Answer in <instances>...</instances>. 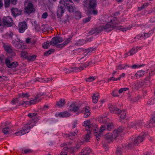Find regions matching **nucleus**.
I'll use <instances>...</instances> for the list:
<instances>
[{
	"instance_id": "nucleus-1",
	"label": "nucleus",
	"mask_w": 155,
	"mask_h": 155,
	"mask_svg": "<svg viewBox=\"0 0 155 155\" xmlns=\"http://www.w3.org/2000/svg\"><path fill=\"white\" fill-rule=\"evenodd\" d=\"M114 125L112 123H108L104 125H102L100 127L99 133L97 132L96 129H94V134L96 137L97 140H98L101 137V135L104 131L108 130L110 131L114 128Z\"/></svg>"
},
{
	"instance_id": "nucleus-2",
	"label": "nucleus",
	"mask_w": 155,
	"mask_h": 155,
	"mask_svg": "<svg viewBox=\"0 0 155 155\" xmlns=\"http://www.w3.org/2000/svg\"><path fill=\"white\" fill-rule=\"evenodd\" d=\"M113 27H111L109 24H108V23L106 24L97 28H92L91 30L89 32V33L91 35H92L94 33H99L103 31H109L112 30Z\"/></svg>"
},
{
	"instance_id": "nucleus-3",
	"label": "nucleus",
	"mask_w": 155,
	"mask_h": 155,
	"mask_svg": "<svg viewBox=\"0 0 155 155\" xmlns=\"http://www.w3.org/2000/svg\"><path fill=\"white\" fill-rule=\"evenodd\" d=\"M111 17H109L108 18L110 19V22L108 23L110 26L113 27L112 29L116 28L118 30L122 31L123 32H126L128 30H130L132 27H130L127 28H124L123 26H118V25L119 23L116 19L112 20L111 19Z\"/></svg>"
},
{
	"instance_id": "nucleus-4",
	"label": "nucleus",
	"mask_w": 155,
	"mask_h": 155,
	"mask_svg": "<svg viewBox=\"0 0 155 155\" xmlns=\"http://www.w3.org/2000/svg\"><path fill=\"white\" fill-rule=\"evenodd\" d=\"M84 6L88 9H94L97 5L96 0H84Z\"/></svg>"
},
{
	"instance_id": "nucleus-5",
	"label": "nucleus",
	"mask_w": 155,
	"mask_h": 155,
	"mask_svg": "<svg viewBox=\"0 0 155 155\" xmlns=\"http://www.w3.org/2000/svg\"><path fill=\"white\" fill-rule=\"evenodd\" d=\"M25 6L24 12L28 14H30L35 11L33 5L31 3L26 2Z\"/></svg>"
},
{
	"instance_id": "nucleus-6",
	"label": "nucleus",
	"mask_w": 155,
	"mask_h": 155,
	"mask_svg": "<svg viewBox=\"0 0 155 155\" xmlns=\"http://www.w3.org/2000/svg\"><path fill=\"white\" fill-rule=\"evenodd\" d=\"M45 95V93L44 92H40L35 97L34 99L31 100L29 101V105H31L32 104H34L41 101V99H38L41 96Z\"/></svg>"
},
{
	"instance_id": "nucleus-7",
	"label": "nucleus",
	"mask_w": 155,
	"mask_h": 155,
	"mask_svg": "<svg viewBox=\"0 0 155 155\" xmlns=\"http://www.w3.org/2000/svg\"><path fill=\"white\" fill-rule=\"evenodd\" d=\"M2 22L4 25L7 26H11L14 25L13 20L12 18L9 16L4 17Z\"/></svg>"
},
{
	"instance_id": "nucleus-8",
	"label": "nucleus",
	"mask_w": 155,
	"mask_h": 155,
	"mask_svg": "<svg viewBox=\"0 0 155 155\" xmlns=\"http://www.w3.org/2000/svg\"><path fill=\"white\" fill-rule=\"evenodd\" d=\"M84 126L85 127V130L86 131H92L94 127V124L91 123L89 120L85 121L84 122Z\"/></svg>"
},
{
	"instance_id": "nucleus-9",
	"label": "nucleus",
	"mask_w": 155,
	"mask_h": 155,
	"mask_svg": "<svg viewBox=\"0 0 155 155\" xmlns=\"http://www.w3.org/2000/svg\"><path fill=\"white\" fill-rule=\"evenodd\" d=\"M123 129L122 127H120L113 131V133L112 134L114 140L119 137L120 133L123 131Z\"/></svg>"
},
{
	"instance_id": "nucleus-10",
	"label": "nucleus",
	"mask_w": 155,
	"mask_h": 155,
	"mask_svg": "<svg viewBox=\"0 0 155 155\" xmlns=\"http://www.w3.org/2000/svg\"><path fill=\"white\" fill-rule=\"evenodd\" d=\"M147 134L145 133H143L142 135H139L136 137L134 140V144L137 145L140 142H142L144 139L145 136Z\"/></svg>"
},
{
	"instance_id": "nucleus-11",
	"label": "nucleus",
	"mask_w": 155,
	"mask_h": 155,
	"mask_svg": "<svg viewBox=\"0 0 155 155\" xmlns=\"http://www.w3.org/2000/svg\"><path fill=\"white\" fill-rule=\"evenodd\" d=\"M10 59L9 57H8L5 60V63L8 68H13L16 67L18 65V63L16 62H11Z\"/></svg>"
},
{
	"instance_id": "nucleus-12",
	"label": "nucleus",
	"mask_w": 155,
	"mask_h": 155,
	"mask_svg": "<svg viewBox=\"0 0 155 155\" xmlns=\"http://www.w3.org/2000/svg\"><path fill=\"white\" fill-rule=\"evenodd\" d=\"M10 59L9 57H8L5 60V63L8 68H13L16 67L18 65V63L16 62H11Z\"/></svg>"
},
{
	"instance_id": "nucleus-13",
	"label": "nucleus",
	"mask_w": 155,
	"mask_h": 155,
	"mask_svg": "<svg viewBox=\"0 0 155 155\" xmlns=\"http://www.w3.org/2000/svg\"><path fill=\"white\" fill-rule=\"evenodd\" d=\"M10 59L9 57H8L5 60V63L8 68H13L16 67L18 65V63L16 62H11Z\"/></svg>"
},
{
	"instance_id": "nucleus-14",
	"label": "nucleus",
	"mask_w": 155,
	"mask_h": 155,
	"mask_svg": "<svg viewBox=\"0 0 155 155\" xmlns=\"http://www.w3.org/2000/svg\"><path fill=\"white\" fill-rule=\"evenodd\" d=\"M3 46L5 51L12 56L15 55V53L12 49L11 46L5 43L3 44Z\"/></svg>"
},
{
	"instance_id": "nucleus-15",
	"label": "nucleus",
	"mask_w": 155,
	"mask_h": 155,
	"mask_svg": "<svg viewBox=\"0 0 155 155\" xmlns=\"http://www.w3.org/2000/svg\"><path fill=\"white\" fill-rule=\"evenodd\" d=\"M20 33H22L24 32L27 28V25L25 22L24 21L19 23L18 27Z\"/></svg>"
},
{
	"instance_id": "nucleus-16",
	"label": "nucleus",
	"mask_w": 155,
	"mask_h": 155,
	"mask_svg": "<svg viewBox=\"0 0 155 155\" xmlns=\"http://www.w3.org/2000/svg\"><path fill=\"white\" fill-rule=\"evenodd\" d=\"M63 41V39L61 38L58 37H54L51 40L52 46H54L60 43Z\"/></svg>"
},
{
	"instance_id": "nucleus-17",
	"label": "nucleus",
	"mask_w": 155,
	"mask_h": 155,
	"mask_svg": "<svg viewBox=\"0 0 155 155\" xmlns=\"http://www.w3.org/2000/svg\"><path fill=\"white\" fill-rule=\"evenodd\" d=\"M110 112L112 114H119L122 112V110L114 106H111L109 107Z\"/></svg>"
},
{
	"instance_id": "nucleus-18",
	"label": "nucleus",
	"mask_w": 155,
	"mask_h": 155,
	"mask_svg": "<svg viewBox=\"0 0 155 155\" xmlns=\"http://www.w3.org/2000/svg\"><path fill=\"white\" fill-rule=\"evenodd\" d=\"M16 38L15 39V41L13 42V44L15 47L18 49H20L22 47V41L16 36Z\"/></svg>"
},
{
	"instance_id": "nucleus-19",
	"label": "nucleus",
	"mask_w": 155,
	"mask_h": 155,
	"mask_svg": "<svg viewBox=\"0 0 155 155\" xmlns=\"http://www.w3.org/2000/svg\"><path fill=\"white\" fill-rule=\"evenodd\" d=\"M79 107L78 106L74 103H72L69 106L68 110L70 111L76 112L79 110Z\"/></svg>"
},
{
	"instance_id": "nucleus-20",
	"label": "nucleus",
	"mask_w": 155,
	"mask_h": 155,
	"mask_svg": "<svg viewBox=\"0 0 155 155\" xmlns=\"http://www.w3.org/2000/svg\"><path fill=\"white\" fill-rule=\"evenodd\" d=\"M83 111L84 112V116L85 118L89 117L91 114L90 108L88 107H86L84 108Z\"/></svg>"
},
{
	"instance_id": "nucleus-21",
	"label": "nucleus",
	"mask_w": 155,
	"mask_h": 155,
	"mask_svg": "<svg viewBox=\"0 0 155 155\" xmlns=\"http://www.w3.org/2000/svg\"><path fill=\"white\" fill-rule=\"evenodd\" d=\"M64 7L61 5L58 6V8L57 11V15L59 18H61L62 15L64 12Z\"/></svg>"
},
{
	"instance_id": "nucleus-22",
	"label": "nucleus",
	"mask_w": 155,
	"mask_h": 155,
	"mask_svg": "<svg viewBox=\"0 0 155 155\" xmlns=\"http://www.w3.org/2000/svg\"><path fill=\"white\" fill-rule=\"evenodd\" d=\"M71 5H70L68 4H66L67 8L68 11L70 12H74L76 10V8L74 6V4L72 2Z\"/></svg>"
},
{
	"instance_id": "nucleus-23",
	"label": "nucleus",
	"mask_w": 155,
	"mask_h": 155,
	"mask_svg": "<svg viewBox=\"0 0 155 155\" xmlns=\"http://www.w3.org/2000/svg\"><path fill=\"white\" fill-rule=\"evenodd\" d=\"M99 94L98 93H95L93 94V95L92 97V101L93 103L96 104L98 102Z\"/></svg>"
},
{
	"instance_id": "nucleus-24",
	"label": "nucleus",
	"mask_w": 155,
	"mask_h": 155,
	"mask_svg": "<svg viewBox=\"0 0 155 155\" xmlns=\"http://www.w3.org/2000/svg\"><path fill=\"white\" fill-rule=\"evenodd\" d=\"M11 12L13 15L15 17L18 15H20L21 14V11L18 10L17 8H13L12 9Z\"/></svg>"
},
{
	"instance_id": "nucleus-25",
	"label": "nucleus",
	"mask_w": 155,
	"mask_h": 155,
	"mask_svg": "<svg viewBox=\"0 0 155 155\" xmlns=\"http://www.w3.org/2000/svg\"><path fill=\"white\" fill-rule=\"evenodd\" d=\"M91 150L88 147L84 148L81 152V155H89L91 153Z\"/></svg>"
},
{
	"instance_id": "nucleus-26",
	"label": "nucleus",
	"mask_w": 155,
	"mask_h": 155,
	"mask_svg": "<svg viewBox=\"0 0 155 155\" xmlns=\"http://www.w3.org/2000/svg\"><path fill=\"white\" fill-rule=\"evenodd\" d=\"M104 138L106 140H108L109 141H112L114 140L112 134L110 133H108L105 134L104 135Z\"/></svg>"
},
{
	"instance_id": "nucleus-27",
	"label": "nucleus",
	"mask_w": 155,
	"mask_h": 155,
	"mask_svg": "<svg viewBox=\"0 0 155 155\" xmlns=\"http://www.w3.org/2000/svg\"><path fill=\"white\" fill-rule=\"evenodd\" d=\"M71 114L67 111H64L59 113L58 114V116L60 117H69Z\"/></svg>"
},
{
	"instance_id": "nucleus-28",
	"label": "nucleus",
	"mask_w": 155,
	"mask_h": 155,
	"mask_svg": "<svg viewBox=\"0 0 155 155\" xmlns=\"http://www.w3.org/2000/svg\"><path fill=\"white\" fill-rule=\"evenodd\" d=\"M65 100L64 99L61 98L59 101H57L56 105L61 107L63 106L65 104Z\"/></svg>"
},
{
	"instance_id": "nucleus-29",
	"label": "nucleus",
	"mask_w": 155,
	"mask_h": 155,
	"mask_svg": "<svg viewBox=\"0 0 155 155\" xmlns=\"http://www.w3.org/2000/svg\"><path fill=\"white\" fill-rule=\"evenodd\" d=\"M120 121L122 123H124L123 120L126 119V114L124 111L122 110V112L120 113Z\"/></svg>"
},
{
	"instance_id": "nucleus-30",
	"label": "nucleus",
	"mask_w": 155,
	"mask_h": 155,
	"mask_svg": "<svg viewBox=\"0 0 155 155\" xmlns=\"http://www.w3.org/2000/svg\"><path fill=\"white\" fill-rule=\"evenodd\" d=\"M134 145H135V144H134V143H128L125 145L124 146H123V147L125 149L131 150L133 148Z\"/></svg>"
},
{
	"instance_id": "nucleus-31",
	"label": "nucleus",
	"mask_w": 155,
	"mask_h": 155,
	"mask_svg": "<svg viewBox=\"0 0 155 155\" xmlns=\"http://www.w3.org/2000/svg\"><path fill=\"white\" fill-rule=\"evenodd\" d=\"M51 45H52V43L51 44V41H47L46 42L43 43L42 46L44 49H47L50 47Z\"/></svg>"
},
{
	"instance_id": "nucleus-32",
	"label": "nucleus",
	"mask_w": 155,
	"mask_h": 155,
	"mask_svg": "<svg viewBox=\"0 0 155 155\" xmlns=\"http://www.w3.org/2000/svg\"><path fill=\"white\" fill-rule=\"evenodd\" d=\"M145 71H144L142 70H140L138 71L135 74V76L137 78H138V77H141L143 76Z\"/></svg>"
},
{
	"instance_id": "nucleus-33",
	"label": "nucleus",
	"mask_w": 155,
	"mask_h": 155,
	"mask_svg": "<svg viewBox=\"0 0 155 155\" xmlns=\"http://www.w3.org/2000/svg\"><path fill=\"white\" fill-rule=\"evenodd\" d=\"M155 123V114H153L150 120L149 125L150 127H153V125Z\"/></svg>"
},
{
	"instance_id": "nucleus-34",
	"label": "nucleus",
	"mask_w": 155,
	"mask_h": 155,
	"mask_svg": "<svg viewBox=\"0 0 155 155\" xmlns=\"http://www.w3.org/2000/svg\"><path fill=\"white\" fill-rule=\"evenodd\" d=\"M74 15L75 18L77 19H79L81 17V13L78 11L76 10L75 12Z\"/></svg>"
},
{
	"instance_id": "nucleus-35",
	"label": "nucleus",
	"mask_w": 155,
	"mask_h": 155,
	"mask_svg": "<svg viewBox=\"0 0 155 155\" xmlns=\"http://www.w3.org/2000/svg\"><path fill=\"white\" fill-rule=\"evenodd\" d=\"M119 70H122L125 69L127 68H129V66L128 64H119L117 66Z\"/></svg>"
},
{
	"instance_id": "nucleus-36",
	"label": "nucleus",
	"mask_w": 155,
	"mask_h": 155,
	"mask_svg": "<svg viewBox=\"0 0 155 155\" xmlns=\"http://www.w3.org/2000/svg\"><path fill=\"white\" fill-rule=\"evenodd\" d=\"M88 132L84 137V141L87 142L89 141L91 137V131H87Z\"/></svg>"
},
{
	"instance_id": "nucleus-37",
	"label": "nucleus",
	"mask_w": 155,
	"mask_h": 155,
	"mask_svg": "<svg viewBox=\"0 0 155 155\" xmlns=\"http://www.w3.org/2000/svg\"><path fill=\"white\" fill-rule=\"evenodd\" d=\"M68 16L67 15L65 16L64 17H63L62 18L61 17L60 19H59L60 22L61 23H66L68 20Z\"/></svg>"
},
{
	"instance_id": "nucleus-38",
	"label": "nucleus",
	"mask_w": 155,
	"mask_h": 155,
	"mask_svg": "<svg viewBox=\"0 0 155 155\" xmlns=\"http://www.w3.org/2000/svg\"><path fill=\"white\" fill-rule=\"evenodd\" d=\"M86 43V41L84 39H80L78 40L76 44L77 45H81Z\"/></svg>"
},
{
	"instance_id": "nucleus-39",
	"label": "nucleus",
	"mask_w": 155,
	"mask_h": 155,
	"mask_svg": "<svg viewBox=\"0 0 155 155\" xmlns=\"http://www.w3.org/2000/svg\"><path fill=\"white\" fill-rule=\"evenodd\" d=\"M129 99L130 100V102L134 103L135 102H137L139 100V98L138 97H136L133 98H132L130 97Z\"/></svg>"
},
{
	"instance_id": "nucleus-40",
	"label": "nucleus",
	"mask_w": 155,
	"mask_h": 155,
	"mask_svg": "<svg viewBox=\"0 0 155 155\" xmlns=\"http://www.w3.org/2000/svg\"><path fill=\"white\" fill-rule=\"evenodd\" d=\"M26 133V132H25L23 130V129H22V130H20L18 131L15 133V134L16 136H20L25 134Z\"/></svg>"
},
{
	"instance_id": "nucleus-41",
	"label": "nucleus",
	"mask_w": 155,
	"mask_h": 155,
	"mask_svg": "<svg viewBox=\"0 0 155 155\" xmlns=\"http://www.w3.org/2000/svg\"><path fill=\"white\" fill-rule=\"evenodd\" d=\"M76 135V133L75 132L71 133L70 134H66L67 136L68 137L69 139L71 140L74 139Z\"/></svg>"
},
{
	"instance_id": "nucleus-42",
	"label": "nucleus",
	"mask_w": 155,
	"mask_h": 155,
	"mask_svg": "<svg viewBox=\"0 0 155 155\" xmlns=\"http://www.w3.org/2000/svg\"><path fill=\"white\" fill-rule=\"evenodd\" d=\"M37 56L35 55H33L31 56L28 55L27 59L28 61H33L36 59Z\"/></svg>"
},
{
	"instance_id": "nucleus-43",
	"label": "nucleus",
	"mask_w": 155,
	"mask_h": 155,
	"mask_svg": "<svg viewBox=\"0 0 155 155\" xmlns=\"http://www.w3.org/2000/svg\"><path fill=\"white\" fill-rule=\"evenodd\" d=\"M87 12L89 14H93L97 15V11L94 9H88L87 10Z\"/></svg>"
},
{
	"instance_id": "nucleus-44",
	"label": "nucleus",
	"mask_w": 155,
	"mask_h": 155,
	"mask_svg": "<svg viewBox=\"0 0 155 155\" xmlns=\"http://www.w3.org/2000/svg\"><path fill=\"white\" fill-rule=\"evenodd\" d=\"M95 79V78L94 76H91L85 79V81L87 82H90L93 81Z\"/></svg>"
},
{
	"instance_id": "nucleus-45",
	"label": "nucleus",
	"mask_w": 155,
	"mask_h": 155,
	"mask_svg": "<svg viewBox=\"0 0 155 155\" xmlns=\"http://www.w3.org/2000/svg\"><path fill=\"white\" fill-rule=\"evenodd\" d=\"M28 55L27 52L26 51H23L21 54V57L23 58L27 59Z\"/></svg>"
},
{
	"instance_id": "nucleus-46",
	"label": "nucleus",
	"mask_w": 155,
	"mask_h": 155,
	"mask_svg": "<svg viewBox=\"0 0 155 155\" xmlns=\"http://www.w3.org/2000/svg\"><path fill=\"white\" fill-rule=\"evenodd\" d=\"M98 121L100 123H104L106 121L105 118L102 116H101L98 118Z\"/></svg>"
},
{
	"instance_id": "nucleus-47",
	"label": "nucleus",
	"mask_w": 155,
	"mask_h": 155,
	"mask_svg": "<svg viewBox=\"0 0 155 155\" xmlns=\"http://www.w3.org/2000/svg\"><path fill=\"white\" fill-rule=\"evenodd\" d=\"M68 149L67 147H64L61 151L60 155H67V151H68Z\"/></svg>"
},
{
	"instance_id": "nucleus-48",
	"label": "nucleus",
	"mask_w": 155,
	"mask_h": 155,
	"mask_svg": "<svg viewBox=\"0 0 155 155\" xmlns=\"http://www.w3.org/2000/svg\"><path fill=\"white\" fill-rule=\"evenodd\" d=\"M140 40V38L139 37L138 35L136 36L133 39H132L130 41L131 43H134L139 41Z\"/></svg>"
},
{
	"instance_id": "nucleus-49",
	"label": "nucleus",
	"mask_w": 155,
	"mask_h": 155,
	"mask_svg": "<svg viewBox=\"0 0 155 155\" xmlns=\"http://www.w3.org/2000/svg\"><path fill=\"white\" fill-rule=\"evenodd\" d=\"M129 90L128 87L121 88L118 90V93L119 94H122L124 91H126Z\"/></svg>"
},
{
	"instance_id": "nucleus-50",
	"label": "nucleus",
	"mask_w": 155,
	"mask_h": 155,
	"mask_svg": "<svg viewBox=\"0 0 155 155\" xmlns=\"http://www.w3.org/2000/svg\"><path fill=\"white\" fill-rule=\"evenodd\" d=\"M112 96L114 97H118L119 95L118 93L116 92L115 90H113L111 93Z\"/></svg>"
},
{
	"instance_id": "nucleus-51",
	"label": "nucleus",
	"mask_w": 155,
	"mask_h": 155,
	"mask_svg": "<svg viewBox=\"0 0 155 155\" xmlns=\"http://www.w3.org/2000/svg\"><path fill=\"white\" fill-rule=\"evenodd\" d=\"M78 68V71H81L84 70L85 68H87L86 64H83V66L81 65Z\"/></svg>"
},
{
	"instance_id": "nucleus-52",
	"label": "nucleus",
	"mask_w": 155,
	"mask_h": 155,
	"mask_svg": "<svg viewBox=\"0 0 155 155\" xmlns=\"http://www.w3.org/2000/svg\"><path fill=\"white\" fill-rule=\"evenodd\" d=\"M5 6V8H8L9 6L10 3V0H4Z\"/></svg>"
},
{
	"instance_id": "nucleus-53",
	"label": "nucleus",
	"mask_w": 155,
	"mask_h": 155,
	"mask_svg": "<svg viewBox=\"0 0 155 155\" xmlns=\"http://www.w3.org/2000/svg\"><path fill=\"white\" fill-rule=\"evenodd\" d=\"M121 149L120 147H118L116 151V155H122Z\"/></svg>"
},
{
	"instance_id": "nucleus-54",
	"label": "nucleus",
	"mask_w": 155,
	"mask_h": 155,
	"mask_svg": "<svg viewBox=\"0 0 155 155\" xmlns=\"http://www.w3.org/2000/svg\"><path fill=\"white\" fill-rule=\"evenodd\" d=\"M9 127H6L3 129L2 132L5 134H8V130Z\"/></svg>"
},
{
	"instance_id": "nucleus-55",
	"label": "nucleus",
	"mask_w": 155,
	"mask_h": 155,
	"mask_svg": "<svg viewBox=\"0 0 155 155\" xmlns=\"http://www.w3.org/2000/svg\"><path fill=\"white\" fill-rule=\"evenodd\" d=\"M35 29L37 31H40L41 30V28L39 25L38 24H35Z\"/></svg>"
},
{
	"instance_id": "nucleus-56",
	"label": "nucleus",
	"mask_w": 155,
	"mask_h": 155,
	"mask_svg": "<svg viewBox=\"0 0 155 155\" xmlns=\"http://www.w3.org/2000/svg\"><path fill=\"white\" fill-rule=\"evenodd\" d=\"M91 18V17L88 16L87 18H85L83 20V23L85 24L89 22Z\"/></svg>"
},
{
	"instance_id": "nucleus-57",
	"label": "nucleus",
	"mask_w": 155,
	"mask_h": 155,
	"mask_svg": "<svg viewBox=\"0 0 155 155\" xmlns=\"http://www.w3.org/2000/svg\"><path fill=\"white\" fill-rule=\"evenodd\" d=\"M18 98H13L11 101V103L12 105L15 104L17 103L18 102Z\"/></svg>"
},
{
	"instance_id": "nucleus-58",
	"label": "nucleus",
	"mask_w": 155,
	"mask_h": 155,
	"mask_svg": "<svg viewBox=\"0 0 155 155\" xmlns=\"http://www.w3.org/2000/svg\"><path fill=\"white\" fill-rule=\"evenodd\" d=\"M22 129L25 132L28 129H29V126H28V124H25L24 126L22 127Z\"/></svg>"
},
{
	"instance_id": "nucleus-59",
	"label": "nucleus",
	"mask_w": 155,
	"mask_h": 155,
	"mask_svg": "<svg viewBox=\"0 0 155 155\" xmlns=\"http://www.w3.org/2000/svg\"><path fill=\"white\" fill-rule=\"evenodd\" d=\"M71 68L72 70L70 72H78V68L77 67H72Z\"/></svg>"
},
{
	"instance_id": "nucleus-60",
	"label": "nucleus",
	"mask_w": 155,
	"mask_h": 155,
	"mask_svg": "<svg viewBox=\"0 0 155 155\" xmlns=\"http://www.w3.org/2000/svg\"><path fill=\"white\" fill-rule=\"evenodd\" d=\"M54 51L53 49H51L48 51H46L44 53V55L45 56H47L49 54H51L52 52H53Z\"/></svg>"
},
{
	"instance_id": "nucleus-61",
	"label": "nucleus",
	"mask_w": 155,
	"mask_h": 155,
	"mask_svg": "<svg viewBox=\"0 0 155 155\" xmlns=\"http://www.w3.org/2000/svg\"><path fill=\"white\" fill-rule=\"evenodd\" d=\"M130 55L134 54L136 52V49L134 48H132L129 51Z\"/></svg>"
},
{
	"instance_id": "nucleus-62",
	"label": "nucleus",
	"mask_w": 155,
	"mask_h": 155,
	"mask_svg": "<svg viewBox=\"0 0 155 155\" xmlns=\"http://www.w3.org/2000/svg\"><path fill=\"white\" fill-rule=\"evenodd\" d=\"M148 5V3H145L140 8L139 7L138 8V9L140 10H141L142 9H144V8H145L147 7V6Z\"/></svg>"
},
{
	"instance_id": "nucleus-63",
	"label": "nucleus",
	"mask_w": 155,
	"mask_h": 155,
	"mask_svg": "<svg viewBox=\"0 0 155 155\" xmlns=\"http://www.w3.org/2000/svg\"><path fill=\"white\" fill-rule=\"evenodd\" d=\"M32 151L30 149H25L24 150V153L25 154L30 153L32 152Z\"/></svg>"
},
{
	"instance_id": "nucleus-64",
	"label": "nucleus",
	"mask_w": 155,
	"mask_h": 155,
	"mask_svg": "<svg viewBox=\"0 0 155 155\" xmlns=\"http://www.w3.org/2000/svg\"><path fill=\"white\" fill-rule=\"evenodd\" d=\"M37 113H29L28 114V116L30 117V118H32L34 116H35L37 115Z\"/></svg>"
}]
</instances>
